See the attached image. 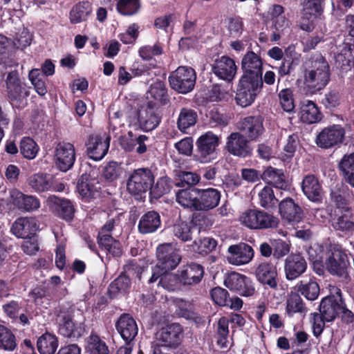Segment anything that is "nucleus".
<instances>
[{"mask_svg":"<svg viewBox=\"0 0 354 354\" xmlns=\"http://www.w3.org/2000/svg\"><path fill=\"white\" fill-rule=\"evenodd\" d=\"M304 84L307 91L315 94L326 87L330 81V67L321 55L313 57L304 66Z\"/></svg>","mask_w":354,"mask_h":354,"instance_id":"1","label":"nucleus"},{"mask_svg":"<svg viewBox=\"0 0 354 354\" xmlns=\"http://www.w3.org/2000/svg\"><path fill=\"white\" fill-rule=\"evenodd\" d=\"M239 221L242 225L252 230L277 228L279 224V219L277 216L257 209H250L243 212Z\"/></svg>","mask_w":354,"mask_h":354,"instance_id":"2","label":"nucleus"},{"mask_svg":"<svg viewBox=\"0 0 354 354\" xmlns=\"http://www.w3.org/2000/svg\"><path fill=\"white\" fill-rule=\"evenodd\" d=\"M56 322L58 333L72 340L78 339L86 332L84 323L74 321L73 313L66 309H59Z\"/></svg>","mask_w":354,"mask_h":354,"instance_id":"3","label":"nucleus"},{"mask_svg":"<svg viewBox=\"0 0 354 354\" xmlns=\"http://www.w3.org/2000/svg\"><path fill=\"white\" fill-rule=\"evenodd\" d=\"M155 177L148 168H139L129 175L127 189L133 195H141L151 191L154 184Z\"/></svg>","mask_w":354,"mask_h":354,"instance_id":"4","label":"nucleus"},{"mask_svg":"<svg viewBox=\"0 0 354 354\" xmlns=\"http://www.w3.org/2000/svg\"><path fill=\"white\" fill-rule=\"evenodd\" d=\"M196 80L194 69L189 66H179L169 77L171 88L174 91L186 94L192 91Z\"/></svg>","mask_w":354,"mask_h":354,"instance_id":"5","label":"nucleus"},{"mask_svg":"<svg viewBox=\"0 0 354 354\" xmlns=\"http://www.w3.org/2000/svg\"><path fill=\"white\" fill-rule=\"evenodd\" d=\"M330 290L331 293L322 298L319 306V311L327 322L334 321L339 315L342 305H344L340 288L333 287Z\"/></svg>","mask_w":354,"mask_h":354,"instance_id":"6","label":"nucleus"},{"mask_svg":"<svg viewBox=\"0 0 354 354\" xmlns=\"http://www.w3.org/2000/svg\"><path fill=\"white\" fill-rule=\"evenodd\" d=\"M6 84V95L12 105H21L29 96V91L21 82L17 71H12L8 73Z\"/></svg>","mask_w":354,"mask_h":354,"instance_id":"7","label":"nucleus"},{"mask_svg":"<svg viewBox=\"0 0 354 354\" xmlns=\"http://www.w3.org/2000/svg\"><path fill=\"white\" fill-rule=\"evenodd\" d=\"M219 141L220 137L212 131H207L198 138L196 152L201 162H209L216 158V149Z\"/></svg>","mask_w":354,"mask_h":354,"instance_id":"8","label":"nucleus"},{"mask_svg":"<svg viewBox=\"0 0 354 354\" xmlns=\"http://www.w3.org/2000/svg\"><path fill=\"white\" fill-rule=\"evenodd\" d=\"M224 285L242 297H252L256 292L252 279L236 272H232L225 277Z\"/></svg>","mask_w":354,"mask_h":354,"instance_id":"9","label":"nucleus"},{"mask_svg":"<svg viewBox=\"0 0 354 354\" xmlns=\"http://www.w3.org/2000/svg\"><path fill=\"white\" fill-rule=\"evenodd\" d=\"M262 86L263 82H257L250 80L246 76H242L236 94V103L242 107L250 105Z\"/></svg>","mask_w":354,"mask_h":354,"instance_id":"10","label":"nucleus"},{"mask_svg":"<svg viewBox=\"0 0 354 354\" xmlns=\"http://www.w3.org/2000/svg\"><path fill=\"white\" fill-rule=\"evenodd\" d=\"M345 135L344 129L338 124H333L323 129L316 137V144L323 149H329L342 142Z\"/></svg>","mask_w":354,"mask_h":354,"instance_id":"11","label":"nucleus"},{"mask_svg":"<svg viewBox=\"0 0 354 354\" xmlns=\"http://www.w3.org/2000/svg\"><path fill=\"white\" fill-rule=\"evenodd\" d=\"M75 160L74 146L69 142H59L55 149V164L62 171L72 168Z\"/></svg>","mask_w":354,"mask_h":354,"instance_id":"12","label":"nucleus"},{"mask_svg":"<svg viewBox=\"0 0 354 354\" xmlns=\"http://www.w3.org/2000/svg\"><path fill=\"white\" fill-rule=\"evenodd\" d=\"M241 67L246 76L250 80L263 82V62L261 57L252 51H248L243 57Z\"/></svg>","mask_w":354,"mask_h":354,"instance_id":"13","label":"nucleus"},{"mask_svg":"<svg viewBox=\"0 0 354 354\" xmlns=\"http://www.w3.org/2000/svg\"><path fill=\"white\" fill-rule=\"evenodd\" d=\"M139 125L145 131L156 129L160 122V115L156 102H149L147 106H142L138 112Z\"/></svg>","mask_w":354,"mask_h":354,"instance_id":"14","label":"nucleus"},{"mask_svg":"<svg viewBox=\"0 0 354 354\" xmlns=\"http://www.w3.org/2000/svg\"><path fill=\"white\" fill-rule=\"evenodd\" d=\"M149 139L145 135L138 134L132 131L124 136H121L119 139L120 145L125 151H133L138 154H143L147 151V144Z\"/></svg>","mask_w":354,"mask_h":354,"instance_id":"15","label":"nucleus"},{"mask_svg":"<svg viewBox=\"0 0 354 354\" xmlns=\"http://www.w3.org/2000/svg\"><path fill=\"white\" fill-rule=\"evenodd\" d=\"M115 326L126 344H131L138 333L137 323L129 313H122L115 322Z\"/></svg>","mask_w":354,"mask_h":354,"instance_id":"16","label":"nucleus"},{"mask_svg":"<svg viewBox=\"0 0 354 354\" xmlns=\"http://www.w3.org/2000/svg\"><path fill=\"white\" fill-rule=\"evenodd\" d=\"M38 227L35 218L21 217L12 224L10 232L17 238L30 239L35 236Z\"/></svg>","mask_w":354,"mask_h":354,"instance_id":"17","label":"nucleus"},{"mask_svg":"<svg viewBox=\"0 0 354 354\" xmlns=\"http://www.w3.org/2000/svg\"><path fill=\"white\" fill-rule=\"evenodd\" d=\"M226 147L231 154L241 158H245L252 153L249 141L244 135L239 132L232 133L227 137Z\"/></svg>","mask_w":354,"mask_h":354,"instance_id":"18","label":"nucleus"},{"mask_svg":"<svg viewBox=\"0 0 354 354\" xmlns=\"http://www.w3.org/2000/svg\"><path fill=\"white\" fill-rule=\"evenodd\" d=\"M238 129L250 140H256L264 131L263 120L259 116H248L241 119Z\"/></svg>","mask_w":354,"mask_h":354,"instance_id":"19","label":"nucleus"},{"mask_svg":"<svg viewBox=\"0 0 354 354\" xmlns=\"http://www.w3.org/2000/svg\"><path fill=\"white\" fill-rule=\"evenodd\" d=\"M235 62L227 56L216 59L212 65V73L218 78L230 82L236 73Z\"/></svg>","mask_w":354,"mask_h":354,"instance_id":"20","label":"nucleus"},{"mask_svg":"<svg viewBox=\"0 0 354 354\" xmlns=\"http://www.w3.org/2000/svg\"><path fill=\"white\" fill-rule=\"evenodd\" d=\"M10 202L19 209L26 212L37 210L40 206L37 197L25 195L17 189L10 191Z\"/></svg>","mask_w":354,"mask_h":354,"instance_id":"21","label":"nucleus"},{"mask_svg":"<svg viewBox=\"0 0 354 354\" xmlns=\"http://www.w3.org/2000/svg\"><path fill=\"white\" fill-rule=\"evenodd\" d=\"M228 252L229 262L236 266L248 263L254 256L252 247L244 243L230 245Z\"/></svg>","mask_w":354,"mask_h":354,"instance_id":"22","label":"nucleus"},{"mask_svg":"<svg viewBox=\"0 0 354 354\" xmlns=\"http://www.w3.org/2000/svg\"><path fill=\"white\" fill-rule=\"evenodd\" d=\"M183 329L181 325L174 323L161 328L157 334L159 342L171 346H180L183 339Z\"/></svg>","mask_w":354,"mask_h":354,"instance_id":"23","label":"nucleus"},{"mask_svg":"<svg viewBox=\"0 0 354 354\" xmlns=\"http://www.w3.org/2000/svg\"><path fill=\"white\" fill-rule=\"evenodd\" d=\"M100 189L99 181L86 174L82 175L77 181V190L82 198L89 200L95 198Z\"/></svg>","mask_w":354,"mask_h":354,"instance_id":"24","label":"nucleus"},{"mask_svg":"<svg viewBox=\"0 0 354 354\" xmlns=\"http://www.w3.org/2000/svg\"><path fill=\"white\" fill-rule=\"evenodd\" d=\"M279 213L288 223H299L303 216L301 207L292 198H286L279 204Z\"/></svg>","mask_w":354,"mask_h":354,"instance_id":"25","label":"nucleus"},{"mask_svg":"<svg viewBox=\"0 0 354 354\" xmlns=\"http://www.w3.org/2000/svg\"><path fill=\"white\" fill-rule=\"evenodd\" d=\"M156 257L159 263L165 266H178L182 259L179 251L171 243L160 245L156 250Z\"/></svg>","mask_w":354,"mask_h":354,"instance_id":"26","label":"nucleus"},{"mask_svg":"<svg viewBox=\"0 0 354 354\" xmlns=\"http://www.w3.org/2000/svg\"><path fill=\"white\" fill-rule=\"evenodd\" d=\"M221 193L214 188L199 189L198 211H208L216 207L220 201Z\"/></svg>","mask_w":354,"mask_h":354,"instance_id":"27","label":"nucleus"},{"mask_svg":"<svg viewBox=\"0 0 354 354\" xmlns=\"http://www.w3.org/2000/svg\"><path fill=\"white\" fill-rule=\"evenodd\" d=\"M131 284L130 277L122 272L109 284L107 290L109 298L113 299L129 293Z\"/></svg>","mask_w":354,"mask_h":354,"instance_id":"28","label":"nucleus"},{"mask_svg":"<svg viewBox=\"0 0 354 354\" xmlns=\"http://www.w3.org/2000/svg\"><path fill=\"white\" fill-rule=\"evenodd\" d=\"M335 60L341 68L350 66L351 64L354 62V40L352 38L346 39L339 46Z\"/></svg>","mask_w":354,"mask_h":354,"instance_id":"29","label":"nucleus"},{"mask_svg":"<svg viewBox=\"0 0 354 354\" xmlns=\"http://www.w3.org/2000/svg\"><path fill=\"white\" fill-rule=\"evenodd\" d=\"M160 214L155 211H149L143 214L138 223V231L143 234L153 233L160 227Z\"/></svg>","mask_w":354,"mask_h":354,"instance_id":"30","label":"nucleus"},{"mask_svg":"<svg viewBox=\"0 0 354 354\" xmlns=\"http://www.w3.org/2000/svg\"><path fill=\"white\" fill-rule=\"evenodd\" d=\"M109 147V139L102 140L100 136H90L87 143V151L91 158L101 160L107 153Z\"/></svg>","mask_w":354,"mask_h":354,"instance_id":"31","label":"nucleus"},{"mask_svg":"<svg viewBox=\"0 0 354 354\" xmlns=\"http://www.w3.org/2000/svg\"><path fill=\"white\" fill-rule=\"evenodd\" d=\"M199 189L187 188L176 193V201L183 207L198 211Z\"/></svg>","mask_w":354,"mask_h":354,"instance_id":"32","label":"nucleus"},{"mask_svg":"<svg viewBox=\"0 0 354 354\" xmlns=\"http://www.w3.org/2000/svg\"><path fill=\"white\" fill-rule=\"evenodd\" d=\"M301 188L304 194L310 201H318L320 200L322 189L314 175H308L303 179Z\"/></svg>","mask_w":354,"mask_h":354,"instance_id":"33","label":"nucleus"},{"mask_svg":"<svg viewBox=\"0 0 354 354\" xmlns=\"http://www.w3.org/2000/svg\"><path fill=\"white\" fill-rule=\"evenodd\" d=\"M174 235L183 241H188L193 239L195 233L200 232L199 228L194 225L189 224L186 221L178 219L171 227Z\"/></svg>","mask_w":354,"mask_h":354,"instance_id":"34","label":"nucleus"},{"mask_svg":"<svg viewBox=\"0 0 354 354\" xmlns=\"http://www.w3.org/2000/svg\"><path fill=\"white\" fill-rule=\"evenodd\" d=\"M255 275L260 283L272 289L277 288V271L276 267H257Z\"/></svg>","mask_w":354,"mask_h":354,"instance_id":"35","label":"nucleus"},{"mask_svg":"<svg viewBox=\"0 0 354 354\" xmlns=\"http://www.w3.org/2000/svg\"><path fill=\"white\" fill-rule=\"evenodd\" d=\"M92 12L91 3L82 1L75 4L70 11L69 19L71 24H76L87 21Z\"/></svg>","mask_w":354,"mask_h":354,"instance_id":"36","label":"nucleus"},{"mask_svg":"<svg viewBox=\"0 0 354 354\" xmlns=\"http://www.w3.org/2000/svg\"><path fill=\"white\" fill-rule=\"evenodd\" d=\"M58 343V338L55 335L46 332L37 339V348L40 354H55Z\"/></svg>","mask_w":354,"mask_h":354,"instance_id":"37","label":"nucleus"},{"mask_svg":"<svg viewBox=\"0 0 354 354\" xmlns=\"http://www.w3.org/2000/svg\"><path fill=\"white\" fill-rule=\"evenodd\" d=\"M176 267H156L161 270L160 279L159 283L169 291L174 290L178 285L182 283L181 275L175 274L170 271L174 270Z\"/></svg>","mask_w":354,"mask_h":354,"instance_id":"38","label":"nucleus"},{"mask_svg":"<svg viewBox=\"0 0 354 354\" xmlns=\"http://www.w3.org/2000/svg\"><path fill=\"white\" fill-rule=\"evenodd\" d=\"M28 183L34 191L44 192L51 189L53 178L50 175L37 173L28 178Z\"/></svg>","mask_w":354,"mask_h":354,"instance_id":"39","label":"nucleus"},{"mask_svg":"<svg viewBox=\"0 0 354 354\" xmlns=\"http://www.w3.org/2000/svg\"><path fill=\"white\" fill-rule=\"evenodd\" d=\"M308 311L305 303L300 295L296 292H290L286 300V313L289 317H292L296 313L305 314Z\"/></svg>","mask_w":354,"mask_h":354,"instance_id":"40","label":"nucleus"},{"mask_svg":"<svg viewBox=\"0 0 354 354\" xmlns=\"http://www.w3.org/2000/svg\"><path fill=\"white\" fill-rule=\"evenodd\" d=\"M322 115L317 106L310 100L304 101L301 106V118L304 122L313 124L322 120Z\"/></svg>","mask_w":354,"mask_h":354,"instance_id":"41","label":"nucleus"},{"mask_svg":"<svg viewBox=\"0 0 354 354\" xmlns=\"http://www.w3.org/2000/svg\"><path fill=\"white\" fill-rule=\"evenodd\" d=\"M325 5V0H304L303 17L308 20H313L320 17Z\"/></svg>","mask_w":354,"mask_h":354,"instance_id":"42","label":"nucleus"},{"mask_svg":"<svg viewBox=\"0 0 354 354\" xmlns=\"http://www.w3.org/2000/svg\"><path fill=\"white\" fill-rule=\"evenodd\" d=\"M296 288L297 292L309 301L317 299L320 292L318 283L312 279H310L308 282L301 281L297 284Z\"/></svg>","mask_w":354,"mask_h":354,"instance_id":"43","label":"nucleus"},{"mask_svg":"<svg viewBox=\"0 0 354 354\" xmlns=\"http://www.w3.org/2000/svg\"><path fill=\"white\" fill-rule=\"evenodd\" d=\"M198 115L195 111L188 108H183L179 113L177 120L178 129L182 132L195 125L197 122Z\"/></svg>","mask_w":354,"mask_h":354,"instance_id":"44","label":"nucleus"},{"mask_svg":"<svg viewBox=\"0 0 354 354\" xmlns=\"http://www.w3.org/2000/svg\"><path fill=\"white\" fill-rule=\"evenodd\" d=\"M204 267H187L181 272L182 283L195 285L201 282L204 275Z\"/></svg>","mask_w":354,"mask_h":354,"instance_id":"45","label":"nucleus"},{"mask_svg":"<svg viewBox=\"0 0 354 354\" xmlns=\"http://www.w3.org/2000/svg\"><path fill=\"white\" fill-rule=\"evenodd\" d=\"M346 181L354 187V153L344 155L339 163Z\"/></svg>","mask_w":354,"mask_h":354,"instance_id":"46","label":"nucleus"},{"mask_svg":"<svg viewBox=\"0 0 354 354\" xmlns=\"http://www.w3.org/2000/svg\"><path fill=\"white\" fill-rule=\"evenodd\" d=\"M147 98H152L160 104H166L169 101L167 91L163 82L157 81L150 86Z\"/></svg>","mask_w":354,"mask_h":354,"instance_id":"47","label":"nucleus"},{"mask_svg":"<svg viewBox=\"0 0 354 354\" xmlns=\"http://www.w3.org/2000/svg\"><path fill=\"white\" fill-rule=\"evenodd\" d=\"M98 243L102 248H104L108 254L113 257H118L122 253L120 243L115 241L111 234H99Z\"/></svg>","mask_w":354,"mask_h":354,"instance_id":"48","label":"nucleus"},{"mask_svg":"<svg viewBox=\"0 0 354 354\" xmlns=\"http://www.w3.org/2000/svg\"><path fill=\"white\" fill-rule=\"evenodd\" d=\"M17 347L16 337L10 329L0 324V349L12 351Z\"/></svg>","mask_w":354,"mask_h":354,"instance_id":"49","label":"nucleus"},{"mask_svg":"<svg viewBox=\"0 0 354 354\" xmlns=\"http://www.w3.org/2000/svg\"><path fill=\"white\" fill-rule=\"evenodd\" d=\"M175 185L176 187L188 186L189 188L197 184L200 178L196 174L191 171H185L181 170L175 171Z\"/></svg>","mask_w":354,"mask_h":354,"instance_id":"50","label":"nucleus"},{"mask_svg":"<svg viewBox=\"0 0 354 354\" xmlns=\"http://www.w3.org/2000/svg\"><path fill=\"white\" fill-rule=\"evenodd\" d=\"M53 290L48 286H39L33 288L29 293L36 305H42L44 301H49L52 298Z\"/></svg>","mask_w":354,"mask_h":354,"instance_id":"51","label":"nucleus"},{"mask_svg":"<svg viewBox=\"0 0 354 354\" xmlns=\"http://www.w3.org/2000/svg\"><path fill=\"white\" fill-rule=\"evenodd\" d=\"M332 225L335 230L343 232L354 230V222L349 218V213L344 212V214H337L333 219Z\"/></svg>","mask_w":354,"mask_h":354,"instance_id":"52","label":"nucleus"},{"mask_svg":"<svg viewBox=\"0 0 354 354\" xmlns=\"http://www.w3.org/2000/svg\"><path fill=\"white\" fill-rule=\"evenodd\" d=\"M28 77L37 93L41 96L44 95L47 93V88L44 82L45 77L41 71L37 68L32 69Z\"/></svg>","mask_w":354,"mask_h":354,"instance_id":"53","label":"nucleus"},{"mask_svg":"<svg viewBox=\"0 0 354 354\" xmlns=\"http://www.w3.org/2000/svg\"><path fill=\"white\" fill-rule=\"evenodd\" d=\"M272 21L271 41H276L281 38V35L289 28V20L285 17H279Z\"/></svg>","mask_w":354,"mask_h":354,"instance_id":"54","label":"nucleus"},{"mask_svg":"<svg viewBox=\"0 0 354 354\" xmlns=\"http://www.w3.org/2000/svg\"><path fill=\"white\" fill-rule=\"evenodd\" d=\"M20 152L24 158L33 159L38 152L37 145L32 138H24L20 142Z\"/></svg>","mask_w":354,"mask_h":354,"instance_id":"55","label":"nucleus"},{"mask_svg":"<svg viewBox=\"0 0 354 354\" xmlns=\"http://www.w3.org/2000/svg\"><path fill=\"white\" fill-rule=\"evenodd\" d=\"M263 178L268 180V183L272 184L277 189H284L286 187L283 174L279 170L272 169H267L263 174Z\"/></svg>","mask_w":354,"mask_h":354,"instance_id":"56","label":"nucleus"},{"mask_svg":"<svg viewBox=\"0 0 354 354\" xmlns=\"http://www.w3.org/2000/svg\"><path fill=\"white\" fill-rule=\"evenodd\" d=\"M210 296L214 303L219 306H229L230 295L228 291L220 286L211 289Z\"/></svg>","mask_w":354,"mask_h":354,"instance_id":"57","label":"nucleus"},{"mask_svg":"<svg viewBox=\"0 0 354 354\" xmlns=\"http://www.w3.org/2000/svg\"><path fill=\"white\" fill-rule=\"evenodd\" d=\"M139 8V0H119L117 3V10L123 15H134Z\"/></svg>","mask_w":354,"mask_h":354,"instance_id":"58","label":"nucleus"},{"mask_svg":"<svg viewBox=\"0 0 354 354\" xmlns=\"http://www.w3.org/2000/svg\"><path fill=\"white\" fill-rule=\"evenodd\" d=\"M259 203L264 208H269L274 206L278 201L275 197L272 189L266 186L259 194Z\"/></svg>","mask_w":354,"mask_h":354,"instance_id":"59","label":"nucleus"},{"mask_svg":"<svg viewBox=\"0 0 354 354\" xmlns=\"http://www.w3.org/2000/svg\"><path fill=\"white\" fill-rule=\"evenodd\" d=\"M279 99L282 109L288 113L295 109L292 91L290 88H283L279 93Z\"/></svg>","mask_w":354,"mask_h":354,"instance_id":"60","label":"nucleus"},{"mask_svg":"<svg viewBox=\"0 0 354 354\" xmlns=\"http://www.w3.org/2000/svg\"><path fill=\"white\" fill-rule=\"evenodd\" d=\"M348 257L346 254L341 250L334 249L328 254L326 264L328 266H346Z\"/></svg>","mask_w":354,"mask_h":354,"instance_id":"61","label":"nucleus"},{"mask_svg":"<svg viewBox=\"0 0 354 354\" xmlns=\"http://www.w3.org/2000/svg\"><path fill=\"white\" fill-rule=\"evenodd\" d=\"M121 165L115 161L109 162L104 168L103 176L109 180H116L122 174Z\"/></svg>","mask_w":354,"mask_h":354,"instance_id":"62","label":"nucleus"},{"mask_svg":"<svg viewBox=\"0 0 354 354\" xmlns=\"http://www.w3.org/2000/svg\"><path fill=\"white\" fill-rule=\"evenodd\" d=\"M162 48L160 44H156L153 46H145L140 48L139 55L145 60L151 59L153 56L162 54Z\"/></svg>","mask_w":354,"mask_h":354,"instance_id":"63","label":"nucleus"},{"mask_svg":"<svg viewBox=\"0 0 354 354\" xmlns=\"http://www.w3.org/2000/svg\"><path fill=\"white\" fill-rule=\"evenodd\" d=\"M313 316V333L316 337L322 335L325 327V318L322 317L320 313H313L311 314Z\"/></svg>","mask_w":354,"mask_h":354,"instance_id":"64","label":"nucleus"}]
</instances>
